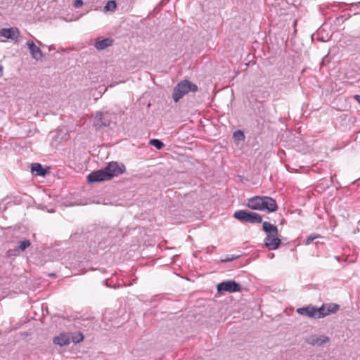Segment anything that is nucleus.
<instances>
[{
	"mask_svg": "<svg viewBox=\"0 0 360 360\" xmlns=\"http://www.w3.org/2000/svg\"><path fill=\"white\" fill-rule=\"evenodd\" d=\"M125 170L126 168L123 164L110 162L103 169L91 172L87 176V181L89 183L109 181L124 173Z\"/></svg>",
	"mask_w": 360,
	"mask_h": 360,
	"instance_id": "f257e3e1",
	"label": "nucleus"
},
{
	"mask_svg": "<svg viewBox=\"0 0 360 360\" xmlns=\"http://www.w3.org/2000/svg\"><path fill=\"white\" fill-rule=\"evenodd\" d=\"M247 206L254 210H267L269 212H276L278 205L274 199L269 196H254L248 200Z\"/></svg>",
	"mask_w": 360,
	"mask_h": 360,
	"instance_id": "f03ea898",
	"label": "nucleus"
},
{
	"mask_svg": "<svg viewBox=\"0 0 360 360\" xmlns=\"http://www.w3.org/2000/svg\"><path fill=\"white\" fill-rule=\"evenodd\" d=\"M198 86L188 79H184L179 82L174 88L172 98L174 102H178L181 98L189 92H196Z\"/></svg>",
	"mask_w": 360,
	"mask_h": 360,
	"instance_id": "7ed1b4c3",
	"label": "nucleus"
},
{
	"mask_svg": "<svg viewBox=\"0 0 360 360\" xmlns=\"http://www.w3.org/2000/svg\"><path fill=\"white\" fill-rule=\"evenodd\" d=\"M233 217L240 221L251 224H259L262 221V218L259 214L245 210L236 211L233 214Z\"/></svg>",
	"mask_w": 360,
	"mask_h": 360,
	"instance_id": "20e7f679",
	"label": "nucleus"
},
{
	"mask_svg": "<svg viewBox=\"0 0 360 360\" xmlns=\"http://www.w3.org/2000/svg\"><path fill=\"white\" fill-rule=\"evenodd\" d=\"M217 292L219 294H223L224 292L233 293L236 292H240L241 286L235 281L229 280L219 283L217 285Z\"/></svg>",
	"mask_w": 360,
	"mask_h": 360,
	"instance_id": "39448f33",
	"label": "nucleus"
},
{
	"mask_svg": "<svg viewBox=\"0 0 360 360\" xmlns=\"http://www.w3.org/2000/svg\"><path fill=\"white\" fill-rule=\"evenodd\" d=\"M111 120L110 115L108 112H97L95 117L94 125L96 129H100L102 127H109Z\"/></svg>",
	"mask_w": 360,
	"mask_h": 360,
	"instance_id": "423d86ee",
	"label": "nucleus"
},
{
	"mask_svg": "<svg viewBox=\"0 0 360 360\" xmlns=\"http://www.w3.org/2000/svg\"><path fill=\"white\" fill-rule=\"evenodd\" d=\"M329 338L326 335H311L305 339V342L312 346H321L328 342Z\"/></svg>",
	"mask_w": 360,
	"mask_h": 360,
	"instance_id": "0eeeda50",
	"label": "nucleus"
},
{
	"mask_svg": "<svg viewBox=\"0 0 360 360\" xmlns=\"http://www.w3.org/2000/svg\"><path fill=\"white\" fill-rule=\"evenodd\" d=\"M281 244V240L277 236H266L264 238V245L269 250H276Z\"/></svg>",
	"mask_w": 360,
	"mask_h": 360,
	"instance_id": "6e6552de",
	"label": "nucleus"
},
{
	"mask_svg": "<svg viewBox=\"0 0 360 360\" xmlns=\"http://www.w3.org/2000/svg\"><path fill=\"white\" fill-rule=\"evenodd\" d=\"M19 30L15 27L2 28L0 30V37H5L6 39H15L19 37Z\"/></svg>",
	"mask_w": 360,
	"mask_h": 360,
	"instance_id": "1a4fd4ad",
	"label": "nucleus"
},
{
	"mask_svg": "<svg viewBox=\"0 0 360 360\" xmlns=\"http://www.w3.org/2000/svg\"><path fill=\"white\" fill-rule=\"evenodd\" d=\"M27 45L30 50V54L34 59L37 60L41 59L43 57V53L39 46H37L32 41H27Z\"/></svg>",
	"mask_w": 360,
	"mask_h": 360,
	"instance_id": "9d476101",
	"label": "nucleus"
},
{
	"mask_svg": "<svg viewBox=\"0 0 360 360\" xmlns=\"http://www.w3.org/2000/svg\"><path fill=\"white\" fill-rule=\"evenodd\" d=\"M297 313L306 316L310 318H314L316 319V307L313 306H307L306 307H301L298 308L296 310Z\"/></svg>",
	"mask_w": 360,
	"mask_h": 360,
	"instance_id": "9b49d317",
	"label": "nucleus"
},
{
	"mask_svg": "<svg viewBox=\"0 0 360 360\" xmlns=\"http://www.w3.org/2000/svg\"><path fill=\"white\" fill-rule=\"evenodd\" d=\"M53 342L55 345H58L59 346H65L68 345L71 342V339L70 335L67 333H60L59 335L55 337L53 340Z\"/></svg>",
	"mask_w": 360,
	"mask_h": 360,
	"instance_id": "f8f14e48",
	"label": "nucleus"
},
{
	"mask_svg": "<svg viewBox=\"0 0 360 360\" xmlns=\"http://www.w3.org/2000/svg\"><path fill=\"white\" fill-rule=\"evenodd\" d=\"M262 229L267 234V236H278V234L277 227L269 221L263 222Z\"/></svg>",
	"mask_w": 360,
	"mask_h": 360,
	"instance_id": "ddd939ff",
	"label": "nucleus"
},
{
	"mask_svg": "<svg viewBox=\"0 0 360 360\" xmlns=\"http://www.w3.org/2000/svg\"><path fill=\"white\" fill-rule=\"evenodd\" d=\"M113 40L110 38H105L101 40H96L94 46L98 50H104L112 45Z\"/></svg>",
	"mask_w": 360,
	"mask_h": 360,
	"instance_id": "4468645a",
	"label": "nucleus"
},
{
	"mask_svg": "<svg viewBox=\"0 0 360 360\" xmlns=\"http://www.w3.org/2000/svg\"><path fill=\"white\" fill-rule=\"evenodd\" d=\"M31 170L32 172H35V174L37 176H44L47 173L46 169L43 168L42 165L39 163H32Z\"/></svg>",
	"mask_w": 360,
	"mask_h": 360,
	"instance_id": "2eb2a0df",
	"label": "nucleus"
},
{
	"mask_svg": "<svg viewBox=\"0 0 360 360\" xmlns=\"http://www.w3.org/2000/svg\"><path fill=\"white\" fill-rule=\"evenodd\" d=\"M316 319L323 318L328 315L324 304L319 308L316 307Z\"/></svg>",
	"mask_w": 360,
	"mask_h": 360,
	"instance_id": "dca6fc26",
	"label": "nucleus"
},
{
	"mask_svg": "<svg viewBox=\"0 0 360 360\" xmlns=\"http://www.w3.org/2000/svg\"><path fill=\"white\" fill-rule=\"evenodd\" d=\"M31 245V243L29 240H25L22 241H20L18 243V245L17 247L16 251L18 252H23L25 251L27 248H29Z\"/></svg>",
	"mask_w": 360,
	"mask_h": 360,
	"instance_id": "f3484780",
	"label": "nucleus"
},
{
	"mask_svg": "<svg viewBox=\"0 0 360 360\" xmlns=\"http://www.w3.org/2000/svg\"><path fill=\"white\" fill-rule=\"evenodd\" d=\"M324 305L326 308L327 312H328V315L335 313L340 308V306L335 303L324 304Z\"/></svg>",
	"mask_w": 360,
	"mask_h": 360,
	"instance_id": "a211bd4d",
	"label": "nucleus"
},
{
	"mask_svg": "<svg viewBox=\"0 0 360 360\" xmlns=\"http://www.w3.org/2000/svg\"><path fill=\"white\" fill-rule=\"evenodd\" d=\"M116 6L115 1H109L106 3L103 9L105 11H113L116 8Z\"/></svg>",
	"mask_w": 360,
	"mask_h": 360,
	"instance_id": "6ab92c4d",
	"label": "nucleus"
},
{
	"mask_svg": "<svg viewBox=\"0 0 360 360\" xmlns=\"http://www.w3.org/2000/svg\"><path fill=\"white\" fill-rule=\"evenodd\" d=\"M150 144L158 150L162 149L165 146V144L161 141L155 139H151L150 141Z\"/></svg>",
	"mask_w": 360,
	"mask_h": 360,
	"instance_id": "aec40b11",
	"label": "nucleus"
},
{
	"mask_svg": "<svg viewBox=\"0 0 360 360\" xmlns=\"http://www.w3.org/2000/svg\"><path fill=\"white\" fill-rule=\"evenodd\" d=\"M84 340V335L81 332H77L72 336L71 340L75 343H79Z\"/></svg>",
	"mask_w": 360,
	"mask_h": 360,
	"instance_id": "412c9836",
	"label": "nucleus"
},
{
	"mask_svg": "<svg viewBox=\"0 0 360 360\" xmlns=\"http://www.w3.org/2000/svg\"><path fill=\"white\" fill-rule=\"evenodd\" d=\"M233 137L239 141H243L245 139L244 134L242 131L238 130L233 133Z\"/></svg>",
	"mask_w": 360,
	"mask_h": 360,
	"instance_id": "4be33fe9",
	"label": "nucleus"
},
{
	"mask_svg": "<svg viewBox=\"0 0 360 360\" xmlns=\"http://www.w3.org/2000/svg\"><path fill=\"white\" fill-rule=\"evenodd\" d=\"M238 257H239V255H227L224 257V258H222L221 259V261L222 262H228L233 261Z\"/></svg>",
	"mask_w": 360,
	"mask_h": 360,
	"instance_id": "5701e85b",
	"label": "nucleus"
},
{
	"mask_svg": "<svg viewBox=\"0 0 360 360\" xmlns=\"http://www.w3.org/2000/svg\"><path fill=\"white\" fill-rule=\"evenodd\" d=\"M319 235H310L307 237V238L306 239V241H305V243L306 245H309L311 243H312V241L319 238Z\"/></svg>",
	"mask_w": 360,
	"mask_h": 360,
	"instance_id": "b1692460",
	"label": "nucleus"
},
{
	"mask_svg": "<svg viewBox=\"0 0 360 360\" xmlns=\"http://www.w3.org/2000/svg\"><path fill=\"white\" fill-rule=\"evenodd\" d=\"M83 5V1L82 0H75L74 6L75 8H79Z\"/></svg>",
	"mask_w": 360,
	"mask_h": 360,
	"instance_id": "393cba45",
	"label": "nucleus"
},
{
	"mask_svg": "<svg viewBox=\"0 0 360 360\" xmlns=\"http://www.w3.org/2000/svg\"><path fill=\"white\" fill-rule=\"evenodd\" d=\"M354 98L358 103H360V95H355Z\"/></svg>",
	"mask_w": 360,
	"mask_h": 360,
	"instance_id": "a878e982",
	"label": "nucleus"
},
{
	"mask_svg": "<svg viewBox=\"0 0 360 360\" xmlns=\"http://www.w3.org/2000/svg\"><path fill=\"white\" fill-rule=\"evenodd\" d=\"M3 75V68L0 66V77Z\"/></svg>",
	"mask_w": 360,
	"mask_h": 360,
	"instance_id": "bb28decb",
	"label": "nucleus"
},
{
	"mask_svg": "<svg viewBox=\"0 0 360 360\" xmlns=\"http://www.w3.org/2000/svg\"><path fill=\"white\" fill-rule=\"evenodd\" d=\"M7 254H8V255H9V256L11 255V254L9 253V251H8V252H7Z\"/></svg>",
	"mask_w": 360,
	"mask_h": 360,
	"instance_id": "cd10ccee",
	"label": "nucleus"
}]
</instances>
